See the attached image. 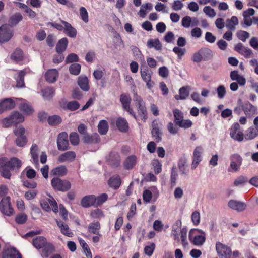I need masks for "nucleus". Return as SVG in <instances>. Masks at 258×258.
Returning a JSON list of instances; mask_svg holds the SVG:
<instances>
[{
  "mask_svg": "<svg viewBox=\"0 0 258 258\" xmlns=\"http://www.w3.org/2000/svg\"><path fill=\"white\" fill-rule=\"evenodd\" d=\"M133 100L135 102L138 113L142 120L145 121L147 118V111L146 107L145 102L142 97L138 95L137 92L134 93Z\"/></svg>",
  "mask_w": 258,
  "mask_h": 258,
  "instance_id": "obj_1",
  "label": "nucleus"
},
{
  "mask_svg": "<svg viewBox=\"0 0 258 258\" xmlns=\"http://www.w3.org/2000/svg\"><path fill=\"white\" fill-rule=\"evenodd\" d=\"M189 240L196 245H202L205 241V233L202 230L192 229L189 232Z\"/></svg>",
  "mask_w": 258,
  "mask_h": 258,
  "instance_id": "obj_2",
  "label": "nucleus"
},
{
  "mask_svg": "<svg viewBox=\"0 0 258 258\" xmlns=\"http://www.w3.org/2000/svg\"><path fill=\"white\" fill-rule=\"evenodd\" d=\"M24 120L23 116L18 111L13 112L9 117L2 120L3 126L8 127L14 124H18Z\"/></svg>",
  "mask_w": 258,
  "mask_h": 258,
  "instance_id": "obj_3",
  "label": "nucleus"
},
{
  "mask_svg": "<svg viewBox=\"0 0 258 258\" xmlns=\"http://www.w3.org/2000/svg\"><path fill=\"white\" fill-rule=\"evenodd\" d=\"M51 184L54 190L62 192L67 191L71 188L70 181L59 178H53L51 180Z\"/></svg>",
  "mask_w": 258,
  "mask_h": 258,
  "instance_id": "obj_4",
  "label": "nucleus"
},
{
  "mask_svg": "<svg viewBox=\"0 0 258 258\" xmlns=\"http://www.w3.org/2000/svg\"><path fill=\"white\" fill-rule=\"evenodd\" d=\"M141 76L142 79L146 83V86L148 89L152 88L154 83L151 81V75L153 72L148 66H141Z\"/></svg>",
  "mask_w": 258,
  "mask_h": 258,
  "instance_id": "obj_5",
  "label": "nucleus"
},
{
  "mask_svg": "<svg viewBox=\"0 0 258 258\" xmlns=\"http://www.w3.org/2000/svg\"><path fill=\"white\" fill-rule=\"evenodd\" d=\"M0 211L7 216H11L14 214V210L12 207L10 197L7 196L2 199L0 202Z\"/></svg>",
  "mask_w": 258,
  "mask_h": 258,
  "instance_id": "obj_6",
  "label": "nucleus"
},
{
  "mask_svg": "<svg viewBox=\"0 0 258 258\" xmlns=\"http://www.w3.org/2000/svg\"><path fill=\"white\" fill-rule=\"evenodd\" d=\"M13 36V30L8 24H4L0 27V43L9 41Z\"/></svg>",
  "mask_w": 258,
  "mask_h": 258,
  "instance_id": "obj_7",
  "label": "nucleus"
},
{
  "mask_svg": "<svg viewBox=\"0 0 258 258\" xmlns=\"http://www.w3.org/2000/svg\"><path fill=\"white\" fill-rule=\"evenodd\" d=\"M230 159L231 163L228 171L234 172L238 171L242 164V158L239 154H234L230 156Z\"/></svg>",
  "mask_w": 258,
  "mask_h": 258,
  "instance_id": "obj_8",
  "label": "nucleus"
},
{
  "mask_svg": "<svg viewBox=\"0 0 258 258\" xmlns=\"http://www.w3.org/2000/svg\"><path fill=\"white\" fill-rule=\"evenodd\" d=\"M57 145L60 151H66L70 149L68 136L66 132L59 134L57 139Z\"/></svg>",
  "mask_w": 258,
  "mask_h": 258,
  "instance_id": "obj_9",
  "label": "nucleus"
},
{
  "mask_svg": "<svg viewBox=\"0 0 258 258\" xmlns=\"http://www.w3.org/2000/svg\"><path fill=\"white\" fill-rule=\"evenodd\" d=\"M216 249L221 258H230L232 252L230 248L227 246L218 242L216 244Z\"/></svg>",
  "mask_w": 258,
  "mask_h": 258,
  "instance_id": "obj_10",
  "label": "nucleus"
},
{
  "mask_svg": "<svg viewBox=\"0 0 258 258\" xmlns=\"http://www.w3.org/2000/svg\"><path fill=\"white\" fill-rule=\"evenodd\" d=\"M151 133L154 139L157 142L161 140L162 137V124L157 120H154L152 123Z\"/></svg>",
  "mask_w": 258,
  "mask_h": 258,
  "instance_id": "obj_11",
  "label": "nucleus"
},
{
  "mask_svg": "<svg viewBox=\"0 0 258 258\" xmlns=\"http://www.w3.org/2000/svg\"><path fill=\"white\" fill-rule=\"evenodd\" d=\"M230 135L235 140L242 141L243 140V134L240 131V125L238 123L233 124L231 126Z\"/></svg>",
  "mask_w": 258,
  "mask_h": 258,
  "instance_id": "obj_12",
  "label": "nucleus"
},
{
  "mask_svg": "<svg viewBox=\"0 0 258 258\" xmlns=\"http://www.w3.org/2000/svg\"><path fill=\"white\" fill-rule=\"evenodd\" d=\"M123 47L124 44L120 35L115 33L113 36L112 49L113 51H120Z\"/></svg>",
  "mask_w": 258,
  "mask_h": 258,
  "instance_id": "obj_13",
  "label": "nucleus"
},
{
  "mask_svg": "<svg viewBox=\"0 0 258 258\" xmlns=\"http://www.w3.org/2000/svg\"><path fill=\"white\" fill-rule=\"evenodd\" d=\"M17 101H20L19 104V108L25 114L27 115H30L33 112V109L29 103L25 100H23L21 98H15Z\"/></svg>",
  "mask_w": 258,
  "mask_h": 258,
  "instance_id": "obj_14",
  "label": "nucleus"
},
{
  "mask_svg": "<svg viewBox=\"0 0 258 258\" xmlns=\"http://www.w3.org/2000/svg\"><path fill=\"white\" fill-rule=\"evenodd\" d=\"M120 157L118 152H111L108 158L109 165L113 168H116L120 164Z\"/></svg>",
  "mask_w": 258,
  "mask_h": 258,
  "instance_id": "obj_15",
  "label": "nucleus"
},
{
  "mask_svg": "<svg viewBox=\"0 0 258 258\" xmlns=\"http://www.w3.org/2000/svg\"><path fill=\"white\" fill-rule=\"evenodd\" d=\"M96 196L91 195L84 197L81 201V204L84 208H88L91 206L96 207Z\"/></svg>",
  "mask_w": 258,
  "mask_h": 258,
  "instance_id": "obj_16",
  "label": "nucleus"
},
{
  "mask_svg": "<svg viewBox=\"0 0 258 258\" xmlns=\"http://www.w3.org/2000/svg\"><path fill=\"white\" fill-rule=\"evenodd\" d=\"M228 205L231 209L239 212L244 211L246 207L245 203L234 200H230L228 202Z\"/></svg>",
  "mask_w": 258,
  "mask_h": 258,
  "instance_id": "obj_17",
  "label": "nucleus"
},
{
  "mask_svg": "<svg viewBox=\"0 0 258 258\" xmlns=\"http://www.w3.org/2000/svg\"><path fill=\"white\" fill-rule=\"evenodd\" d=\"M10 169L9 167L6 165V158H2L0 159L1 175L5 178L10 179L11 176Z\"/></svg>",
  "mask_w": 258,
  "mask_h": 258,
  "instance_id": "obj_18",
  "label": "nucleus"
},
{
  "mask_svg": "<svg viewBox=\"0 0 258 258\" xmlns=\"http://www.w3.org/2000/svg\"><path fill=\"white\" fill-rule=\"evenodd\" d=\"M60 22L64 25L63 31L70 37L75 38L77 35V31L76 29L74 28L71 24L64 21L60 20Z\"/></svg>",
  "mask_w": 258,
  "mask_h": 258,
  "instance_id": "obj_19",
  "label": "nucleus"
},
{
  "mask_svg": "<svg viewBox=\"0 0 258 258\" xmlns=\"http://www.w3.org/2000/svg\"><path fill=\"white\" fill-rule=\"evenodd\" d=\"M26 74V71L24 69L19 71L18 74L15 75L14 78L16 81V87L23 88L25 87L24 76Z\"/></svg>",
  "mask_w": 258,
  "mask_h": 258,
  "instance_id": "obj_20",
  "label": "nucleus"
},
{
  "mask_svg": "<svg viewBox=\"0 0 258 258\" xmlns=\"http://www.w3.org/2000/svg\"><path fill=\"white\" fill-rule=\"evenodd\" d=\"M76 158V153L74 151H68L60 155L58 160L60 163L72 162Z\"/></svg>",
  "mask_w": 258,
  "mask_h": 258,
  "instance_id": "obj_21",
  "label": "nucleus"
},
{
  "mask_svg": "<svg viewBox=\"0 0 258 258\" xmlns=\"http://www.w3.org/2000/svg\"><path fill=\"white\" fill-rule=\"evenodd\" d=\"M83 141L85 143L92 144L99 143L100 141V139L97 133L93 134L91 135L87 134L83 136Z\"/></svg>",
  "mask_w": 258,
  "mask_h": 258,
  "instance_id": "obj_22",
  "label": "nucleus"
},
{
  "mask_svg": "<svg viewBox=\"0 0 258 258\" xmlns=\"http://www.w3.org/2000/svg\"><path fill=\"white\" fill-rule=\"evenodd\" d=\"M234 50L245 57H249L252 54V51L248 47H244L241 43L235 45Z\"/></svg>",
  "mask_w": 258,
  "mask_h": 258,
  "instance_id": "obj_23",
  "label": "nucleus"
},
{
  "mask_svg": "<svg viewBox=\"0 0 258 258\" xmlns=\"http://www.w3.org/2000/svg\"><path fill=\"white\" fill-rule=\"evenodd\" d=\"M3 258H21V255L15 248H9L3 252Z\"/></svg>",
  "mask_w": 258,
  "mask_h": 258,
  "instance_id": "obj_24",
  "label": "nucleus"
},
{
  "mask_svg": "<svg viewBox=\"0 0 258 258\" xmlns=\"http://www.w3.org/2000/svg\"><path fill=\"white\" fill-rule=\"evenodd\" d=\"M6 164L7 166L9 167L11 170L15 169H19L22 165L21 161L17 158H12L10 160H7L6 158Z\"/></svg>",
  "mask_w": 258,
  "mask_h": 258,
  "instance_id": "obj_25",
  "label": "nucleus"
},
{
  "mask_svg": "<svg viewBox=\"0 0 258 258\" xmlns=\"http://www.w3.org/2000/svg\"><path fill=\"white\" fill-rule=\"evenodd\" d=\"M190 87L188 86H183L180 88L179 90V95H175L174 98L177 100H185L189 94Z\"/></svg>",
  "mask_w": 258,
  "mask_h": 258,
  "instance_id": "obj_26",
  "label": "nucleus"
},
{
  "mask_svg": "<svg viewBox=\"0 0 258 258\" xmlns=\"http://www.w3.org/2000/svg\"><path fill=\"white\" fill-rule=\"evenodd\" d=\"M56 223L60 229V231L62 234L68 237H72L73 236V234L70 230L68 225L58 220H56Z\"/></svg>",
  "mask_w": 258,
  "mask_h": 258,
  "instance_id": "obj_27",
  "label": "nucleus"
},
{
  "mask_svg": "<svg viewBox=\"0 0 258 258\" xmlns=\"http://www.w3.org/2000/svg\"><path fill=\"white\" fill-rule=\"evenodd\" d=\"M137 163V158L135 156L131 155L127 157L123 162V166L125 169H132Z\"/></svg>",
  "mask_w": 258,
  "mask_h": 258,
  "instance_id": "obj_28",
  "label": "nucleus"
},
{
  "mask_svg": "<svg viewBox=\"0 0 258 258\" xmlns=\"http://www.w3.org/2000/svg\"><path fill=\"white\" fill-rule=\"evenodd\" d=\"M68 44V40L66 37L60 39L56 46V52L58 53H61L64 52L67 47Z\"/></svg>",
  "mask_w": 258,
  "mask_h": 258,
  "instance_id": "obj_29",
  "label": "nucleus"
},
{
  "mask_svg": "<svg viewBox=\"0 0 258 258\" xmlns=\"http://www.w3.org/2000/svg\"><path fill=\"white\" fill-rule=\"evenodd\" d=\"M116 125L118 130L121 132H126L129 128L127 121L121 117H119L117 119Z\"/></svg>",
  "mask_w": 258,
  "mask_h": 258,
  "instance_id": "obj_30",
  "label": "nucleus"
},
{
  "mask_svg": "<svg viewBox=\"0 0 258 258\" xmlns=\"http://www.w3.org/2000/svg\"><path fill=\"white\" fill-rule=\"evenodd\" d=\"M58 72L56 69H50L45 74L46 80L49 83H53L56 80Z\"/></svg>",
  "mask_w": 258,
  "mask_h": 258,
  "instance_id": "obj_31",
  "label": "nucleus"
},
{
  "mask_svg": "<svg viewBox=\"0 0 258 258\" xmlns=\"http://www.w3.org/2000/svg\"><path fill=\"white\" fill-rule=\"evenodd\" d=\"M100 227V224L99 222H92L88 225V232L90 234L101 236L99 232Z\"/></svg>",
  "mask_w": 258,
  "mask_h": 258,
  "instance_id": "obj_32",
  "label": "nucleus"
},
{
  "mask_svg": "<svg viewBox=\"0 0 258 258\" xmlns=\"http://www.w3.org/2000/svg\"><path fill=\"white\" fill-rule=\"evenodd\" d=\"M47 243L46 239L43 236H38L33 240L32 243L37 249L42 248Z\"/></svg>",
  "mask_w": 258,
  "mask_h": 258,
  "instance_id": "obj_33",
  "label": "nucleus"
},
{
  "mask_svg": "<svg viewBox=\"0 0 258 258\" xmlns=\"http://www.w3.org/2000/svg\"><path fill=\"white\" fill-rule=\"evenodd\" d=\"M238 24V20L236 16H232L230 19L226 20V27L231 31H234L235 26Z\"/></svg>",
  "mask_w": 258,
  "mask_h": 258,
  "instance_id": "obj_34",
  "label": "nucleus"
},
{
  "mask_svg": "<svg viewBox=\"0 0 258 258\" xmlns=\"http://www.w3.org/2000/svg\"><path fill=\"white\" fill-rule=\"evenodd\" d=\"M38 147L35 144H32L30 149V154L32 159V162L35 164H38Z\"/></svg>",
  "mask_w": 258,
  "mask_h": 258,
  "instance_id": "obj_35",
  "label": "nucleus"
},
{
  "mask_svg": "<svg viewBox=\"0 0 258 258\" xmlns=\"http://www.w3.org/2000/svg\"><path fill=\"white\" fill-rule=\"evenodd\" d=\"M23 19V16L20 13H16L12 15L9 20V25L11 27L16 26Z\"/></svg>",
  "mask_w": 258,
  "mask_h": 258,
  "instance_id": "obj_36",
  "label": "nucleus"
},
{
  "mask_svg": "<svg viewBox=\"0 0 258 258\" xmlns=\"http://www.w3.org/2000/svg\"><path fill=\"white\" fill-rule=\"evenodd\" d=\"M109 185L115 189L118 188L121 184V179L118 175L111 177L108 180Z\"/></svg>",
  "mask_w": 258,
  "mask_h": 258,
  "instance_id": "obj_37",
  "label": "nucleus"
},
{
  "mask_svg": "<svg viewBox=\"0 0 258 258\" xmlns=\"http://www.w3.org/2000/svg\"><path fill=\"white\" fill-rule=\"evenodd\" d=\"M78 84L83 90L84 91H88L89 89L88 85V80L86 77H79L78 80Z\"/></svg>",
  "mask_w": 258,
  "mask_h": 258,
  "instance_id": "obj_38",
  "label": "nucleus"
},
{
  "mask_svg": "<svg viewBox=\"0 0 258 258\" xmlns=\"http://www.w3.org/2000/svg\"><path fill=\"white\" fill-rule=\"evenodd\" d=\"M152 4L150 3H148L141 6L138 14L141 17L144 18L145 17L148 11L152 10Z\"/></svg>",
  "mask_w": 258,
  "mask_h": 258,
  "instance_id": "obj_39",
  "label": "nucleus"
},
{
  "mask_svg": "<svg viewBox=\"0 0 258 258\" xmlns=\"http://www.w3.org/2000/svg\"><path fill=\"white\" fill-rule=\"evenodd\" d=\"M257 136V128H255L254 126H251L247 130L245 138L247 140H252Z\"/></svg>",
  "mask_w": 258,
  "mask_h": 258,
  "instance_id": "obj_40",
  "label": "nucleus"
},
{
  "mask_svg": "<svg viewBox=\"0 0 258 258\" xmlns=\"http://www.w3.org/2000/svg\"><path fill=\"white\" fill-rule=\"evenodd\" d=\"M67 173V169L63 165L54 168L51 171V174L58 176H63Z\"/></svg>",
  "mask_w": 258,
  "mask_h": 258,
  "instance_id": "obj_41",
  "label": "nucleus"
},
{
  "mask_svg": "<svg viewBox=\"0 0 258 258\" xmlns=\"http://www.w3.org/2000/svg\"><path fill=\"white\" fill-rule=\"evenodd\" d=\"M147 46L149 48H154L157 50H160L162 48L161 43L157 39H150L148 40Z\"/></svg>",
  "mask_w": 258,
  "mask_h": 258,
  "instance_id": "obj_42",
  "label": "nucleus"
},
{
  "mask_svg": "<svg viewBox=\"0 0 258 258\" xmlns=\"http://www.w3.org/2000/svg\"><path fill=\"white\" fill-rule=\"evenodd\" d=\"M243 110L247 116H250L254 114L256 108L250 103L247 102L243 105Z\"/></svg>",
  "mask_w": 258,
  "mask_h": 258,
  "instance_id": "obj_43",
  "label": "nucleus"
},
{
  "mask_svg": "<svg viewBox=\"0 0 258 258\" xmlns=\"http://www.w3.org/2000/svg\"><path fill=\"white\" fill-rule=\"evenodd\" d=\"M42 248V255L45 257H48L54 251L53 245L49 243H47Z\"/></svg>",
  "mask_w": 258,
  "mask_h": 258,
  "instance_id": "obj_44",
  "label": "nucleus"
},
{
  "mask_svg": "<svg viewBox=\"0 0 258 258\" xmlns=\"http://www.w3.org/2000/svg\"><path fill=\"white\" fill-rule=\"evenodd\" d=\"M4 108L6 111L11 110L14 108L16 105V102L11 98H6L2 101Z\"/></svg>",
  "mask_w": 258,
  "mask_h": 258,
  "instance_id": "obj_45",
  "label": "nucleus"
},
{
  "mask_svg": "<svg viewBox=\"0 0 258 258\" xmlns=\"http://www.w3.org/2000/svg\"><path fill=\"white\" fill-rule=\"evenodd\" d=\"M120 101L122 104L123 109L130 106L131 98L129 95L122 94L120 95Z\"/></svg>",
  "mask_w": 258,
  "mask_h": 258,
  "instance_id": "obj_46",
  "label": "nucleus"
},
{
  "mask_svg": "<svg viewBox=\"0 0 258 258\" xmlns=\"http://www.w3.org/2000/svg\"><path fill=\"white\" fill-rule=\"evenodd\" d=\"M48 124L51 126H55L59 124L61 121V118L57 115L49 116L47 118Z\"/></svg>",
  "mask_w": 258,
  "mask_h": 258,
  "instance_id": "obj_47",
  "label": "nucleus"
},
{
  "mask_svg": "<svg viewBox=\"0 0 258 258\" xmlns=\"http://www.w3.org/2000/svg\"><path fill=\"white\" fill-rule=\"evenodd\" d=\"M200 53L202 54L203 59L204 60H207L211 59L213 56L212 51L206 48H202L200 49Z\"/></svg>",
  "mask_w": 258,
  "mask_h": 258,
  "instance_id": "obj_48",
  "label": "nucleus"
},
{
  "mask_svg": "<svg viewBox=\"0 0 258 258\" xmlns=\"http://www.w3.org/2000/svg\"><path fill=\"white\" fill-rule=\"evenodd\" d=\"M98 132L101 135H105L108 131L107 122L105 120H101L98 125Z\"/></svg>",
  "mask_w": 258,
  "mask_h": 258,
  "instance_id": "obj_49",
  "label": "nucleus"
},
{
  "mask_svg": "<svg viewBox=\"0 0 258 258\" xmlns=\"http://www.w3.org/2000/svg\"><path fill=\"white\" fill-rule=\"evenodd\" d=\"M11 57L12 59L16 62H18L22 59L23 57V52L21 50L16 49L11 55Z\"/></svg>",
  "mask_w": 258,
  "mask_h": 258,
  "instance_id": "obj_50",
  "label": "nucleus"
},
{
  "mask_svg": "<svg viewBox=\"0 0 258 258\" xmlns=\"http://www.w3.org/2000/svg\"><path fill=\"white\" fill-rule=\"evenodd\" d=\"M173 113L174 117V123L176 125L178 124V121H181L183 119V112L178 109H175L173 110Z\"/></svg>",
  "mask_w": 258,
  "mask_h": 258,
  "instance_id": "obj_51",
  "label": "nucleus"
},
{
  "mask_svg": "<svg viewBox=\"0 0 258 258\" xmlns=\"http://www.w3.org/2000/svg\"><path fill=\"white\" fill-rule=\"evenodd\" d=\"M177 176L178 174L175 170V167H173L170 176V185L171 188H173L176 185Z\"/></svg>",
  "mask_w": 258,
  "mask_h": 258,
  "instance_id": "obj_52",
  "label": "nucleus"
},
{
  "mask_svg": "<svg viewBox=\"0 0 258 258\" xmlns=\"http://www.w3.org/2000/svg\"><path fill=\"white\" fill-rule=\"evenodd\" d=\"M202 149L200 147L195 148L193 153V161L200 162L202 160L201 154Z\"/></svg>",
  "mask_w": 258,
  "mask_h": 258,
  "instance_id": "obj_53",
  "label": "nucleus"
},
{
  "mask_svg": "<svg viewBox=\"0 0 258 258\" xmlns=\"http://www.w3.org/2000/svg\"><path fill=\"white\" fill-rule=\"evenodd\" d=\"M178 126L184 129H187L191 127L192 125V122L189 119H182L181 121H178L177 124Z\"/></svg>",
  "mask_w": 258,
  "mask_h": 258,
  "instance_id": "obj_54",
  "label": "nucleus"
},
{
  "mask_svg": "<svg viewBox=\"0 0 258 258\" xmlns=\"http://www.w3.org/2000/svg\"><path fill=\"white\" fill-rule=\"evenodd\" d=\"M236 36L239 39L245 42L249 37V34L245 31L239 30L237 32Z\"/></svg>",
  "mask_w": 258,
  "mask_h": 258,
  "instance_id": "obj_55",
  "label": "nucleus"
},
{
  "mask_svg": "<svg viewBox=\"0 0 258 258\" xmlns=\"http://www.w3.org/2000/svg\"><path fill=\"white\" fill-rule=\"evenodd\" d=\"M27 142V140L25 136L17 137L15 141L16 145L20 147H24L26 144Z\"/></svg>",
  "mask_w": 258,
  "mask_h": 258,
  "instance_id": "obj_56",
  "label": "nucleus"
},
{
  "mask_svg": "<svg viewBox=\"0 0 258 258\" xmlns=\"http://www.w3.org/2000/svg\"><path fill=\"white\" fill-rule=\"evenodd\" d=\"M108 199V195L106 194H102L101 195L96 197V207L101 206Z\"/></svg>",
  "mask_w": 258,
  "mask_h": 258,
  "instance_id": "obj_57",
  "label": "nucleus"
},
{
  "mask_svg": "<svg viewBox=\"0 0 258 258\" xmlns=\"http://www.w3.org/2000/svg\"><path fill=\"white\" fill-rule=\"evenodd\" d=\"M27 218L28 217L26 214L20 213L16 216L15 221L18 224H22L26 222Z\"/></svg>",
  "mask_w": 258,
  "mask_h": 258,
  "instance_id": "obj_58",
  "label": "nucleus"
},
{
  "mask_svg": "<svg viewBox=\"0 0 258 258\" xmlns=\"http://www.w3.org/2000/svg\"><path fill=\"white\" fill-rule=\"evenodd\" d=\"M180 237L182 241V244L184 246L188 245V242L186 240L187 237V229L186 228H183L180 230Z\"/></svg>",
  "mask_w": 258,
  "mask_h": 258,
  "instance_id": "obj_59",
  "label": "nucleus"
},
{
  "mask_svg": "<svg viewBox=\"0 0 258 258\" xmlns=\"http://www.w3.org/2000/svg\"><path fill=\"white\" fill-rule=\"evenodd\" d=\"M70 141L71 143L73 145H77L79 144V136L76 132H72L70 134Z\"/></svg>",
  "mask_w": 258,
  "mask_h": 258,
  "instance_id": "obj_60",
  "label": "nucleus"
},
{
  "mask_svg": "<svg viewBox=\"0 0 258 258\" xmlns=\"http://www.w3.org/2000/svg\"><path fill=\"white\" fill-rule=\"evenodd\" d=\"M203 11L209 17L213 18L216 15L215 10L210 6H205L203 9Z\"/></svg>",
  "mask_w": 258,
  "mask_h": 258,
  "instance_id": "obj_61",
  "label": "nucleus"
},
{
  "mask_svg": "<svg viewBox=\"0 0 258 258\" xmlns=\"http://www.w3.org/2000/svg\"><path fill=\"white\" fill-rule=\"evenodd\" d=\"M79 57L78 55L75 53H71L68 55L66 59L67 63H71L73 62H78Z\"/></svg>",
  "mask_w": 258,
  "mask_h": 258,
  "instance_id": "obj_62",
  "label": "nucleus"
},
{
  "mask_svg": "<svg viewBox=\"0 0 258 258\" xmlns=\"http://www.w3.org/2000/svg\"><path fill=\"white\" fill-rule=\"evenodd\" d=\"M80 107L79 103L76 101H73L67 103V108L70 110L74 111Z\"/></svg>",
  "mask_w": 258,
  "mask_h": 258,
  "instance_id": "obj_63",
  "label": "nucleus"
},
{
  "mask_svg": "<svg viewBox=\"0 0 258 258\" xmlns=\"http://www.w3.org/2000/svg\"><path fill=\"white\" fill-rule=\"evenodd\" d=\"M182 26L184 28H189L191 25V18L190 16H186L182 19Z\"/></svg>",
  "mask_w": 258,
  "mask_h": 258,
  "instance_id": "obj_64",
  "label": "nucleus"
}]
</instances>
